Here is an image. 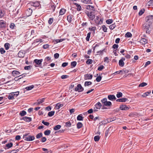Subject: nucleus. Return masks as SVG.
Wrapping results in <instances>:
<instances>
[{
  "label": "nucleus",
  "mask_w": 153,
  "mask_h": 153,
  "mask_svg": "<svg viewBox=\"0 0 153 153\" xmlns=\"http://www.w3.org/2000/svg\"><path fill=\"white\" fill-rule=\"evenodd\" d=\"M21 119L24 120L26 122H30L32 121L31 118L26 116L23 117Z\"/></svg>",
  "instance_id": "1a4fd4ad"
},
{
  "label": "nucleus",
  "mask_w": 153,
  "mask_h": 153,
  "mask_svg": "<svg viewBox=\"0 0 153 153\" xmlns=\"http://www.w3.org/2000/svg\"><path fill=\"white\" fill-rule=\"evenodd\" d=\"M23 138L25 140L28 141H33L35 138L34 136L29 135V134H24Z\"/></svg>",
  "instance_id": "f257e3e1"
},
{
  "label": "nucleus",
  "mask_w": 153,
  "mask_h": 153,
  "mask_svg": "<svg viewBox=\"0 0 153 153\" xmlns=\"http://www.w3.org/2000/svg\"><path fill=\"white\" fill-rule=\"evenodd\" d=\"M34 87V86L33 85L27 86L25 88L27 90H30L33 89Z\"/></svg>",
  "instance_id": "58836bf2"
},
{
  "label": "nucleus",
  "mask_w": 153,
  "mask_h": 153,
  "mask_svg": "<svg viewBox=\"0 0 153 153\" xmlns=\"http://www.w3.org/2000/svg\"><path fill=\"white\" fill-rule=\"evenodd\" d=\"M12 74L14 76H15L20 74V73L18 71L15 70L12 72Z\"/></svg>",
  "instance_id": "6ab92c4d"
},
{
  "label": "nucleus",
  "mask_w": 153,
  "mask_h": 153,
  "mask_svg": "<svg viewBox=\"0 0 153 153\" xmlns=\"http://www.w3.org/2000/svg\"><path fill=\"white\" fill-rule=\"evenodd\" d=\"M74 4L76 6L78 11H80L81 10L82 7L80 5L76 3H74Z\"/></svg>",
  "instance_id": "f3484780"
},
{
  "label": "nucleus",
  "mask_w": 153,
  "mask_h": 153,
  "mask_svg": "<svg viewBox=\"0 0 153 153\" xmlns=\"http://www.w3.org/2000/svg\"><path fill=\"white\" fill-rule=\"evenodd\" d=\"M119 64L121 67H123L124 65V62L122 59L119 60Z\"/></svg>",
  "instance_id": "4c0bfd02"
},
{
  "label": "nucleus",
  "mask_w": 153,
  "mask_h": 153,
  "mask_svg": "<svg viewBox=\"0 0 153 153\" xmlns=\"http://www.w3.org/2000/svg\"><path fill=\"white\" fill-rule=\"evenodd\" d=\"M145 10L144 9H141L139 13V16L142 15L144 12Z\"/></svg>",
  "instance_id": "13d9d810"
},
{
  "label": "nucleus",
  "mask_w": 153,
  "mask_h": 153,
  "mask_svg": "<svg viewBox=\"0 0 153 153\" xmlns=\"http://www.w3.org/2000/svg\"><path fill=\"white\" fill-rule=\"evenodd\" d=\"M42 133H39L36 135V137L37 139H39L42 137Z\"/></svg>",
  "instance_id": "864d4df0"
},
{
  "label": "nucleus",
  "mask_w": 153,
  "mask_h": 153,
  "mask_svg": "<svg viewBox=\"0 0 153 153\" xmlns=\"http://www.w3.org/2000/svg\"><path fill=\"white\" fill-rule=\"evenodd\" d=\"M151 92H147L145 93H144L143 95H142V97H146L150 93H151Z\"/></svg>",
  "instance_id": "3c124183"
},
{
  "label": "nucleus",
  "mask_w": 153,
  "mask_h": 153,
  "mask_svg": "<svg viewBox=\"0 0 153 153\" xmlns=\"http://www.w3.org/2000/svg\"><path fill=\"white\" fill-rule=\"evenodd\" d=\"M53 19L50 18L48 21V23L50 25H51L53 22Z\"/></svg>",
  "instance_id": "e2e57ef3"
},
{
  "label": "nucleus",
  "mask_w": 153,
  "mask_h": 153,
  "mask_svg": "<svg viewBox=\"0 0 153 153\" xmlns=\"http://www.w3.org/2000/svg\"><path fill=\"white\" fill-rule=\"evenodd\" d=\"M45 99V98H43L42 99L39 100H37V101L38 102V103H35V104H36V105H39V104L42 103L44 101Z\"/></svg>",
  "instance_id": "4be33fe9"
},
{
  "label": "nucleus",
  "mask_w": 153,
  "mask_h": 153,
  "mask_svg": "<svg viewBox=\"0 0 153 153\" xmlns=\"http://www.w3.org/2000/svg\"><path fill=\"white\" fill-rule=\"evenodd\" d=\"M104 104L105 106H110L112 105V103L110 101H107L106 102H105V103H104Z\"/></svg>",
  "instance_id": "a19ab883"
},
{
  "label": "nucleus",
  "mask_w": 153,
  "mask_h": 153,
  "mask_svg": "<svg viewBox=\"0 0 153 153\" xmlns=\"http://www.w3.org/2000/svg\"><path fill=\"white\" fill-rule=\"evenodd\" d=\"M5 51L3 48H0V52L1 54H3L5 52Z\"/></svg>",
  "instance_id": "69168bd1"
},
{
  "label": "nucleus",
  "mask_w": 153,
  "mask_h": 153,
  "mask_svg": "<svg viewBox=\"0 0 153 153\" xmlns=\"http://www.w3.org/2000/svg\"><path fill=\"white\" fill-rule=\"evenodd\" d=\"M4 16V13L2 9L0 8V18H2Z\"/></svg>",
  "instance_id": "4d7b16f0"
},
{
  "label": "nucleus",
  "mask_w": 153,
  "mask_h": 153,
  "mask_svg": "<svg viewBox=\"0 0 153 153\" xmlns=\"http://www.w3.org/2000/svg\"><path fill=\"white\" fill-rule=\"evenodd\" d=\"M105 49H104L102 51H97V53L98 54L102 55L103 54V52H105Z\"/></svg>",
  "instance_id": "bf43d9fd"
},
{
  "label": "nucleus",
  "mask_w": 153,
  "mask_h": 153,
  "mask_svg": "<svg viewBox=\"0 0 153 153\" xmlns=\"http://www.w3.org/2000/svg\"><path fill=\"white\" fill-rule=\"evenodd\" d=\"M42 150L43 151L45 152H46L45 153H51L52 152L50 150H48L47 149L42 148Z\"/></svg>",
  "instance_id": "e433bc0d"
},
{
  "label": "nucleus",
  "mask_w": 153,
  "mask_h": 153,
  "mask_svg": "<svg viewBox=\"0 0 153 153\" xmlns=\"http://www.w3.org/2000/svg\"><path fill=\"white\" fill-rule=\"evenodd\" d=\"M145 21L151 25L153 23V16L149 15L145 18Z\"/></svg>",
  "instance_id": "7ed1b4c3"
},
{
  "label": "nucleus",
  "mask_w": 153,
  "mask_h": 153,
  "mask_svg": "<svg viewBox=\"0 0 153 153\" xmlns=\"http://www.w3.org/2000/svg\"><path fill=\"white\" fill-rule=\"evenodd\" d=\"M100 136L98 135H97L94 137V139L95 141H98L100 139Z\"/></svg>",
  "instance_id": "a18cd8bd"
},
{
  "label": "nucleus",
  "mask_w": 153,
  "mask_h": 153,
  "mask_svg": "<svg viewBox=\"0 0 153 153\" xmlns=\"http://www.w3.org/2000/svg\"><path fill=\"white\" fill-rule=\"evenodd\" d=\"M85 9L89 10H95L94 6L90 5H85Z\"/></svg>",
  "instance_id": "0eeeda50"
},
{
  "label": "nucleus",
  "mask_w": 153,
  "mask_h": 153,
  "mask_svg": "<svg viewBox=\"0 0 153 153\" xmlns=\"http://www.w3.org/2000/svg\"><path fill=\"white\" fill-rule=\"evenodd\" d=\"M10 46V44L8 43H6L4 45V47L6 50H8L9 49Z\"/></svg>",
  "instance_id": "2f4dec72"
},
{
  "label": "nucleus",
  "mask_w": 153,
  "mask_h": 153,
  "mask_svg": "<svg viewBox=\"0 0 153 153\" xmlns=\"http://www.w3.org/2000/svg\"><path fill=\"white\" fill-rule=\"evenodd\" d=\"M25 52L22 51H20L18 53V56L20 58H22L25 56Z\"/></svg>",
  "instance_id": "4468645a"
},
{
  "label": "nucleus",
  "mask_w": 153,
  "mask_h": 153,
  "mask_svg": "<svg viewBox=\"0 0 153 153\" xmlns=\"http://www.w3.org/2000/svg\"><path fill=\"white\" fill-rule=\"evenodd\" d=\"M89 29L90 30H91L93 31V33L94 34L95 33V30L96 29V27H92V28L89 27Z\"/></svg>",
  "instance_id": "052dcab7"
},
{
  "label": "nucleus",
  "mask_w": 153,
  "mask_h": 153,
  "mask_svg": "<svg viewBox=\"0 0 153 153\" xmlns=\"http://www.w3.org/2000/svg\"><path fill=\"white\" fill-rule=\"evenodd\" d=\"M93 77V75L90 74H87L84 75V79L85 80L91 79Z\"/></svg>",
  "instance_id": "6e6552de"
},
{
  "label": "nucleus",
  "mask_w": 153,
  "mask_h": 153,
  "mask_svg": "<svg viewBox=\"0 0 153 153\" xmlns=\"http://www.w3.org/2000/svg\"><path fill=\"white\" fill-rule=\"evenodd\" d=\"M128 100V99L126 98H123L121 99H117L116 100L117 102H125Z\"/></svg>",
  "instance_id": "aec40b11"
},
{
  "label": "nucleus",
  "mask_w": 153,
  "mask_h": 153,
  "mask_svg": "<svg viewBox=\"0 0 153 153\" xmlns=\"http://www.w3.org/2000/svg\"><path fill=\"white\" fill-rule=\"evenodd\" d=\"M140 43H142L143 45H144L147 43L148 42L147 40L144 38H142L140 40Z\"/></svg>",
  "instance_id": "a211bd4d"
},
{
  "label": "nucleus",
  "mask_w": 153,
  "mask_h": 153,
  "mask_svg": "<svg viewBox=\"0 0 153 153\" xmlns=\"http://www.w3.org/2000/svg\"><path fill=\"white\" fill-rule=\"evenodd\" d=\"M113 128L112 127H110L109 128H108L107 130L105 133V136L106 137L108 134L109 133H110V132H109Z\"/></svg>",
  "instance_id": "5701e85b"
},
{
  "label": "nucleus",
  "mask_w": 153,
  "mask_h": 153,
  "mask_svg": "<svg viewBox=\"0 0 153 153\" xmlns=\"http://www.w3.org/2000/svg\"><path fill=\"white\" fill-rule=\"evenodd\" d=\"M147 85V83L146 82H142L139 84V87H143Z\"/></svg>",
  "instance_id": "680f3d73"
},
{
  "label": "nucleus",
  "mask_w": 153,
  "mask_h": 153,
  "mask_svg": "<svg viewBox=\"0 0 153 153\" xmlns=\"http://www.w3.org/2000/svg\"><path fill=\"white\" fill-rule=\"evenodd\" d=\"M151 25L150 24L146 22L143 25L142 28L144 30H146V33L150 34V31L149 30V29Z\"/></svg>",
  "instance_id": "f03ea898"
},
{
  "label": "nucleus",
  "mask_w": 153,
  "mask_h": 153,
  "mask_svg": "<svg viewBox=\"0 0 153 153\" xmlns=\"http://www.w3.org/2000/svg\"><path fill=\"white\" fill-rule=\"evenodd\" d=\"M82 2L86 4H92L91 0H81Z\"/></svg>",
  "instance_id": "b1692460"
},
{
  "label": "nucleus",
  "mask_w": 153,
  "mask_h": 153,
  "mask_svg": "<svg viewBox=\"0 0 153 153\" xmlns=\"http://www.w3.org/2000/svg\"><path fill=\"white\" fill-rule=\"evenodd\" d=\"M120 108L122 110H127L129 109V108L126 105H122L120 106Z\"/></svg>",
  "instance_id": "9d476101"
},
{
  "label": "nucleus",
  "mask_w": 153,
  "mask_h": 153,
  "mask_svg": "<svg viewBox=\"0 0 153 153\" xmlns=\"http://www.w3.org/2000/svg\"><path fill=\"white\" fill-rule=\"evenodd\" d=\"M91 34V32H89L88 33L87 35V37L86 38V40L87 41H89V39L90 37Z\"/></svg>",
  "instance_id": "ea45409f"
},
{
  "label": "nucleus",
  "mask_w": 153,
  "mask_h": 153,
  "mask_svg": "<svg viewBox=\"0 0 153 153\" xmlns=\"http://www.w3.org/2000/svg\"><path fill=\"white\" fill-rule=\"evenodd\" d=\"M104 68V67L103 65H101L98 67L97 70L99 71H101Z\"/></svg>",
  "instance_id": "774afa93"
},
{
  "label": "nucleus",
  "mask_w": 153,
  "mask_h": 153,
  "mask_svg": "<svg viewBox=\"0 0 153 153\" xmlns=\"http://www.w3.org/2000/svg\"><path fill=\"white\" fill-rule=\"evenodd\" d=\"M116 120V117H110L107 119V123H110Z\"/></svg>",
  "instance_id": "393cba45"
},
{
  "label": "nucleus",
  "mask_w": 153,
  "mask_h": 153,
  "mask_svg": "<svg viewBox=\"0 0 153 153\" xmlns=\"http://www.w3.org/2000/svg\"><path fill=\"white\" fill-rule=\"evenodd\" d=\"M102 28L104 32H106L107 31V28L105 25H103L102 27Z\"/></svg>",
  "instance_id": "6e6d98bb"
},
{
  "label": "nucleus",
  "mask_w": 153,
  "mask_h": 153,
  "mask_svg": "<svg viewBox=\"0 0 153 153\" xmlns=\"http://www.w3.org/2000/svg\"><path fill=\"white\" fill-rule=\"evenodd\" d=\"M116 25L115 23L109 26V28L111 30H113L116 27Z\"/></svg>",
  "instance_id": "c03bdc74"
},
{
  "label": "nucleus",
  "mask_w": 153,
  "mask_h": 153,
  "mask_svg": "<svg viewBox=\"0 0 153 153\" xmlns=\"http://www.w3.org/2000/svg\"><path fill=\"white\" fill-rule=\"evenodd\" d=\"M83 126L81 122H78L76 125L77 128L78 129H79L81 128Z\"/></svg>",
  "instance_id": "f704fd0d"
},
{
  "label": "nucleus",
  "mask_w": 153,
  "mask_h": 153,
  "mask_svg": "<svg viewBox=\"0 0 153 153\" xmlns=\"http://www.w3.org/2000/svg\"><path fill=\"white\" fill-rule=\"evenodd\" d=\"M113 22V20L112 19H108L106 21V22L108 24H111Z\"/></svg>",
  "instance_id": "5fc2aeb1"
},
{
  "label": "nucleus",
  "mask_w": 153,
  "mask_h": 153,
  "mask_svg": "<svg viewBox=\"0 0 153 153\" xmlns=\"http://www.w3.org/2000/svg\"><path fill=\"white\" fill-rule=\"evenodd\" d=\"M19 91H17L14 92H11L10 93L12 95H13V96H17L19 94Z\"/></svg>",
  "instance_id": "7c9ffc66"
},
{
  "label": "nucleus",
  "mask_w": 153,
  "mask_h": 153,
  "mask_svg": "<svg viewBox=\"0 0 153 153\" xmlns=\"http://www.w3.org/2000/svg\"><path fill=\"white\" fill-rule=\"evenodd\" d=\"M84 88L80 84H78L77 87L75 89V91H78L79 92H82Z\"/></svg>",
  "instance_id": "423d86ee"
},
{
  "label": "nucleus",
  "mask_w": 153,
  "mask_h": 153,
  "mask_svg": "<svg viewBox=\"0 0 153 153\" xmlns=\"http://www.w3.org/2000/svg\"><path fill=\"white\" fill-rule=\"evenodd\" d=\"M54 111L49 112L48 114V116L49 117H52L54 115Z\"/></svg>",
  "instance_id": "603ef678"
},
{
  "label": "nucleus",
  "mask_w": 153,
  "mask_h": 153,
  "mask_svg": "<svg viewBox=\"0 0 153 153\" xmlns=\"http://www.w3.org/2000/svg\"><path fill=\"white\" fill-rule=\"evenodd\" d=\"M63 104H61L60 103H59L56 104L55 107V108L56 110L59 109L60 108L63 107Z\"/></svg>",
  "instance_id": "dca6fc26"
},
{
  "label": "nucleus",
  "mask_w": 153,
  "mask_h": 153,
  "mask_svg": "<svg viewBox=\"0 0 153 153\" xmlns=\"http://www.w3.org/2000/svg\"><path fill=\"white\" fill-rule=\"evenodd\" d=\"M76 64L77 62L75 61L71 62V68H73L75 67L76 66Z\"/></svg>",
  "instance_id": "c756f323"
},
{
  "label": "nucleus",
  "mask_w": 153,
  "mask_h": 153,
  "mask_svg": "<svg viewBox=\"0 0 153 153\" xmlns=\"http://www.w3.org/2000/svg\"><path fill=\"white\" fill-rule=\"evenodd\" d=\"M61 126L60 125H57L55 126L53 128L54 130H57L61 128Z\"/></svg>",
  "instance_id": "c9c22d12"
},
{
  "label": "nucleus",
  "mask_w": 153,
  "mask_h": 153,
  "mask_svg": "<svg viewBox=\"0 0 153 153\" xmlns=\"http://www.w3.org/2000/svg\"><path fill=\"white\" fill-rule=\"evenodd\" d=\"M85 13L91 20H93L94 19L95 16L92 12L87 11L85 12Z\"/></svg>",
  "instance_id": "20e7f679"
},
{
  "label": "nucleus",
  "mask_w": 153,
  "mask_h": 153,
  "mask_svg": "<svg viewBox=\"0 0 153 153\" xmlns=\"http://www.w3.org/2000/svg\"><path fill=\"white\" fill-rule=\"evenodd\" d=\"M147 4L149 6L153 5V0H150L147 3Z\"/></svg>",
  "instance_id": "49530a36"
},
{
  "label": "nucleus",
  "mask_w": 153,
  "mask_h": 153,
  "mask_svg": "<svg viewBox=\"0 0 153 153\" xmlns=\"http://www.w3.org/2000/svg\"><path fill=\"white\" fill-rule=\"evenodd\" d=\"M123 94L121 92H117L116 96L117 98H120L122 97Z\"/></svg>",
  "instance_id": "de8ad7c7"
},
{
  "label": "nucleus",
  "mask_w": 153,
  "mask_h": 153,
  "mask_svg": "<svg viewBox=\"0 0 153 153\" xmlns=\"http://www.w3.org/2000/svg\"><path fill=\"white\" fill-rule=\"evenodd\" d=\"M51 132V130H46L45 131L44 134L45 135H48L50 134Z\"/></svg>",
  "instance_id": "8fccbe9b"
},
{
  "label": "nucleus",
  "mask_w": 153,
  "mask_h": 153,
  "mask_svg": "<svg viewBox=\"0 0 153 153\" xmlns=\"http://www.w3.org/2000/svg\"><path fill=\"white\" fill-rule=\"evenodd\" d=\"M43 61L42 59H35L33 60V63H35V66L36 67H39L42 65V62Z\"/></svg>",
  "instance_id": "39448f33"
},
{
  "label": "nucleus",
  "mask_w": 153,
  "mask_h": 153,
  "mask_svg": "<svg viewBox=\"0 0 153 153\" xmlns=\"http://www.w3.org/2000/svg\"><path fill=\"white\" fill-rule=\"evenodd\" d=\"M71 123L70 121H68L65 123V126L66 127H69L71 126Z\"/></svg>",
  "instance_id": "09e8293b"
},
{
  "label": "nucleus",
  "mask_w": 153,
  "mask_h": 153,
  "mask_svg": "<svg viewBox=\"0 0 153 153\" xmlns=\"http://www.w3.org/2000/svg\"><path fill=\"white\" fill-rule=\"evenodd\" d=\"M93 61L91 59H88L86 62V63L88 64H90L92 63Z\"/></svg>",
  "instance_id": "338daca9"
},
{
  "label": "nucleus",
  "mask_w": 153,
  "mask_h": 153,
  "mask_svg": "<svg viewBox=\"0 0 153 153\" xmlns=\"http://www.w3.org/2000/svg\"><path fill=\"white\" fill-rule=\"evenodd\" d=\"M132 34L131 33L129 32H128L125 35V36L126 37H130L132 36Z\"/></svg>",
  "instance_id": "37998d69"
},
{
  "label": "nucleus",
  "mask_w": 153,
  "mask_h": 153,
  "mask_svg": "<svg viewBox=\"0 0 153 153\" xmlns=\"http://www.w3.org/2000/svg\"><path fill=\"white\" fill-rule=\"evenodd\" d=\"M6 24L4 22H0V27L1 28H4L5 27Z\"/></svg>",
  "instance_id": "473e14b6"
},
{
  "label": "nucleus",
  "mask_w": 153,
  "mask_h": 153,
  "mask_svg": "<svg viewBox=\"0 0 153 153\" xmlns=\"http://www.w3.org/2000/svg\"><path fill=\"white\" fill-rule=\"evenodd\" d=\"M13 145V143L11 142L10 143H8L7 144H6V146L5 147V149H7L6 147H7V149H9V148H11V147H12V146Z\"/></svg>",
  "instance_id": "bb28decb"
},
{
  "label": "nucleus",
  "mask_w": 153,
  "mask_h": 153,
  "mask_svg": "<svg viewBox=\"0 0 153 153\" xmlns=\"http://www.w3.org/2000/svg\"><path fill=\"white\" fill-rule=\"evenodd\" d=\"M44 61H45V63L46 64L50 63L51 62V58L49 56H47L45 58Z\"/></svg>",
  "instance_id": "f8f14e48"
},
{
  "label": "nucleus",
  "mask_w": 153,
  "mask_h": 153,
  "mask_svg": "<svg viewBox=\"0 0 153 153\" xmlns=\"http://www.w3.org/2000/svg\"><path fill=\"white\" fill-rule=\"evenodd\" d=\"M26 112L25 111L23 110L20 111L19 114L21 116H23L25 115H26Z\"/></svg>",
  "instance_id": "72a5a7b5"
},
{
  "label": "nucleus",
  "mask_w": 153,
  "mask_h": 153,
  "mask_svg": "<svg viewBox=\"0 0 153 153\" xmlns=\"http://www.w3.org/2000/svg\"><path fill=\"white\" fill-rule=\"evenodd\" d=\"M73 16L71 15H68L67 17V20L69 22H71V19L73 18Z\"/></svg>",
  "instance_id": "a878e982"
},
{
  "label": "nucleus",
  "mask_w": 153,
  "mask_h": 153,
  "mask_svg": "<svg viewBox=\"0 0 153 153\" xmlns=\"http://www.w3.org/2000/svg\"><path fill=\"white\" fill-rule=\"evenodd\" d=\"M66 12V10L64 9H61L59 11V15H63Z\"/></svg>",
  "instance_id": "c85d7f7f"
},
{
  "label": "nucleus",
  "mask_w": 153,
  "mask_h": 153,
  "mask_svg": "<svg viewBox=\"0 0 153 153\" xmlns=\"http://www.w3.org/2000/svg\"><path fill=\"white\" fill-rule=\"evenodd\" d=\"M108 97L109 100L111 101H113L116 99V98L115 96L113 94L109 95L108 96Z\"/></svg>",
  "instance_id": "ddd939ff"
},
{
  "label": "nucleus",
  "mask_w": 153,
  "mask_h": 153,
  "mask_svg": "<svg viewBox=\"0 0 153 153\" xmlns=\"http://www.w3.org/2000/svg\"><path fill=\"white\" fill-rule=\"evenodd\" d=\"M29 4L31 6L35 7H38L39 5V3L38 1H35V2H30Z\"/></svg>",
  "instance_id": "9b49d317"
},
{
  "label": "nucleus",
  "mask_w": 153,
  "mask_h": 153,
  "mask_svg": "<svg viewBox=\"0 0 153 153\" xmlns=\"http://www.w3.org/2000/svg\"><path fill=\"white\" fill-rule=\"evenodd\" d=\"M32 10L30 8H28L26 11V14L27 16H30L32 13Z\"/></svg>",
  "instance_id": "2eb2a0df"
},
{
  "label": "nucleus",
  "mask_w": 153,
  "mask_h": 153,
  "mask_svg": "<svg viewBox=\"0 0 153 153\" xmlns=\"http://www.w3.org/2000/svg\"><path fill=\"white\" fill-rule=\"evenodd\" d=\"M102 105L100 102H98L95 105V108L96 109H100Z\"/></svg>",
  "instance_id": "412c9836"
},
{
  "label": "nucleus",
  "mask_w": 153,
  "mask_h": 153,
  "mask_svg": "<svg viewBox=\"0 0 153 153\" xmlns=\"http://www.w3.org/2000/svg\"><path fill=\"white\" fill-rule=\"evenodd\" d=\"M32 68V66L31 65L26 66L25 67L24 69L25 70H29L30 69Z\"/></svg>",
  "instance_id": "0e129e2a"
},
{
  "label": "nucleus",
  "mask_w": 153,
  "mask_h": 153,
  "mask_svg": "<svg viewBox=\"0 0 153 153\" xmlns=\"http://www.w3.org/2000/svg\"><path fill=\"white\" fill-rule=\"evenodd\" d=\"M92 83L90 81H86L85 82L84 85L85 86L90 85L92 84Z\"/></svg>",
  "instance_id": "79ce46f5"
},
{
  "label": "nucleus",
  "mask_w": 153,
  "mask_h": 153,
  "mask_svg": "<svg viewBox=\"0 0 153 153\" xmlns=\"http://www.w3.org/2000/svg\"><path fill=\"white\" fill-rule=\"evenodd\" d=\"M83 117H82V114L79 115L77 117V119L79 121H82L83 120Z\"/></svg>",
  "instance_id": "cd10ccee"
}]
</instances>
